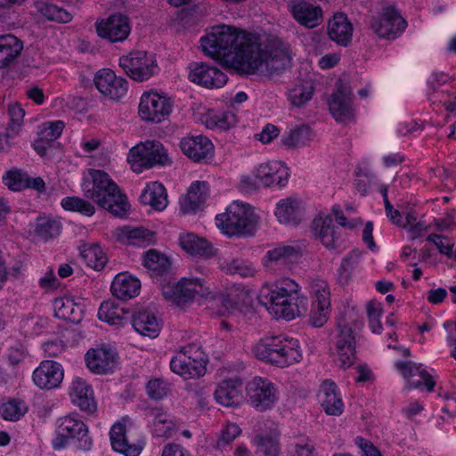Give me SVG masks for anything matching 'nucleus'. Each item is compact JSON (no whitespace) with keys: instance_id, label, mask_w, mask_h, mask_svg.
<instances>
[{"instance_id":"1","label":"nucleus","mask_w":456,"mask_h":456,"mask_svg":"<svg viewBox=\"0 0 456 456\" xmlns=\"http://www.w3.org/2000/svg\"><path fill=\"white\" fill-rule=\"evenodd\" d=\"M200 42L207 55L240 73L272 75L290 63L288 48L281 39L273 37L263 44L258 36L227 25L213 27Z\"/></svg>"},{"instance_id":"53","label":"nucleus","mask_w":456,"mask_h":456,"mask_svg":"<svg viewBox=\"0 0 456 456\" xmlns=\"http://www.w3.org/2000/svg\"><path fill=\"white\" fill-rule=\"evenodd\" d=\"M27 410L25 403L12 399L0 405V415L6 420L16 421L27 412Z\"/></svg>"},{"instance_id":"44","label":"nucleus","mask_w":456,"mask_h":456,"mask_svg":"<svg viewBox=\"0 0 456 456\" xmlns=\"http://www.w3.org/2000/svg\"><path fill=\"white\" fill-rule=\"evenodd\" d=\"M80 256L89 267L95 270L102 269L107 263L106 255L97 244L83 245Z\"/></svg>"},{"instance_id":"18","label":"nucleus","mask_w":456,"mask_h":456,"mask_svg":"<svg viewBox=\"0 0 456 456\" xmlns=\"http://www.w3.org/2000/svg\"><path fill=\"white\" fill-rule=\"evenodd\" d=\"M395 367L406 379L409 388H419L424 386L428 392L434 390L436 382L421 364H417L411 361H399L395 363Z\"/></svg>"},{"instance_id":"47","label":"nucleus","mask_w":456,"mask_h":456,"mask_svg":"<svg viewBox=\"0 0 456 456\" xmlns=\"http://www.w3.org/2000/svg\"><path fill=\"white\" fill-rule=\"evenodd\" d=\"M152 433L157 437L171 436L175 425L171 417L159 410L152 411Z\"/></svg>"},{"instance_id":"62","label":"nucleus","mask_w":456,"mask_h":456,"mask_svg":"<svg viewBox=\"0 0 456 456\" xmlns=\"http://www.w3.org/2000/svg\"><path fill=\"white\" fill-rule=\"evenodd\" d=\"M330 306H314L312 305L310 322L314 327L323 326L329 319Z\"/></svg>"},{"instance_id":"49","label":"nucleus","mask_w":456,"mask_h":456,"mask_svg":"<svg viewBox=\"0 0 456 456\" xmlns=\"http://www.w3.org/2000/svg\"><path fill=\"white\" fill-rule=\"evenodd\" d=\"M310 292L313 297L312 305L330 306V289L327 281L316 279L310 284Z\"/></svg>"},{"instance_id":"22","label":"nucleus","mask_w":456,"mask_h":456,"mask_svg":"<svg viewBox=\"0 0 456 456\" xmlns=\"http://www.w3.org/2000/svg\"><path fill=\"white\" fill-rule=\"evenodd\" d=\"M329 109L337 121H344L353 117L352 92L348 86L339 83L329 100Z\"/></svg>"},{"instance_id":"57","label":"nucleus","mask_w":456,"mask_h":456,"mask_svg":"<svg viewBox=\"0 0 456 456\" xmlns=\"http://www.w3.org/2000/svg\"><path fill=\"white\" fill-rule=\"evenodd\" d=\"M257 452L265 456H278L279 444L276 440L266 436H259L255 438Z\"/></svg>"},{"instance_id":"10","label":"nucleus","mask_w":456,"mask_h":456,"mask_svg":"<svg viewBox=\"0 0 456 456\" xmlns=\"http://www.w3.org/2000/svg\"><path fill=\"white\" fill-rule=\"evenodd\" d=\"M173 107L174 102L167 94L150 91L141 96L138 113L142 120L159 123L171 114Z\"/></svg>"},{"instance_id":"36","label":"nucleus","mask_w":456,"mask_h":456,"mask_svg":"<svg viewBox=\"0 0 456 456\" xmlns=\"http://www.w3.org/2000/svg\"><path fill=\"white\" fill-rule=\"evenodd\" d=\"M140 289V281L127 273H118L111 283L113 296L121 300H127L136 297L139 294Z\"/></svg>"},{"instance_id":"11","label":"nucleus","mask_w":456,"mask_h":456,"mask_svg":"<svg viewBox=\"0 0 456 456\" xmlns=\"http://www.w3.org/2000/svg\"><path fill=\"white\" fill-rule=\"evenodd\" d=\"M337 362L340 368L352 366L356 360L355 335L346 318L338 321L335 337Z\"/></svg>"},{"instance_id":"17","label":"nucleus","mask_w":456,"mask_h":456,"mask_svg":"<svg viewBox=\"0 0 456 456\" xmlns=\"http://www.w3.org/2000/svg\"><path fill=\"white\" fill-rule=\"evenodd\" d=\"M190 81L207 88H220L227 82V76L216 67L206 62L190 65Z\"/></svg>"},{"instance_id":"15","label":"nucleus","mask_w":456,"mask_h":456,"mask_svg":"<svg viewBox=\"0 0 456 456\" xmlns=\"http://www.w3.org/2000/svg\"><path fill=\"white\" fill-rule=\"evenodd\" d=\"M94 82L103 96L116 102L123 98L128 90L127 80L117 76L110 69L98 70L94 75Z\"/></svg>"},{"instance_id":"4","label":"nucleus","mask_w":456,"mask_h":456,"mask_svg":"<svg viewBox=\"0 0 456 456\" xmlns=\"http://www.w3.org/2000/svg\"><path fill=\"white\" fill-rule=\"evenodd\" d=\"M252 353L260 361L284 368L302 360L297 339L285 336L265 337L256 343Z\"/></svg>"},{"instance_id":"19","label":"nucleus","mask_w":456,"mask_h":456,"mask_svg":"<svg viewBox=\"0 0 456 456\" xmlns=\"http://www.w3.org/2000/svg\"><path fill=\"white\" fill-rule=\"evenodd\" d=\"M302 256L299 244L280 245L266 253V266L281 271L290 270Z\"/></svg>"},{"instance_id":"9","label":"nucleus","mask_w":456,"mask_h":456,"mask_svg":"<svg viewBox=\"0 0 456 456\" xmlns=\"http://www.w3.org/2000/svg\"><path fill=\"white\" fill-rule=\"evenodd\" d=\"M119 67L133 80L142 82L157 75L159 68L154 55L134 51L119 58Z\"/></svg>"},{"instance_id":"5","label":"nucleus","mask_w":456,"mask_h":456,"mask_svg":"<svg viewBox=\"0 0 456 456\" xmlns=\"http://www.w3.org/2000/svg\"><path fill=\"white\" fill-rule=\"evenodd\" d=\"M69 441L73 442L81 451H90L93 439L88 435L86 425L77 416L68 415L57 420V428L52 445L55 450L65 448Z\"/></svg>"},{"instance_id":"37","label":"nucleus","mask_w":456,"mask_h":456,"mask_svg":"<svg viewBox=\"0 0 456 456\" xmlns=\"http://www.w3.org/2000/svg\"><path fill=\"white\" fill-rule=\"evenodd\" d=\"M23 43L13 35L0 36V69L6 68L20 54Z\"/></svg>"},{"instance_id":"26","label":"nucleus","mask_w":456,"mask_h":456,"mask_svg":"<svg viewBox=\"0 0 456 456\" xmlns=\"http://www.w3.org/2000/svg\"><path fill=\"white\" fill-rule=\"evenodd\" d=\"M110 439L112 448L126 456H138L144 445L141 441L131 443L127 436L126 426L120 422L111 427Z\"/></svg>"},{"instance_id":"35","label":"nucleus","mask_w":456,"mask_h":456,"mask_svg":"<svg viewBox=\"0 0 456 456\" xmlns=\"http://www.w3.org/2000/svg\"><path fill=\"white\" fill-rule=\"evenodd\" d=\"M208 195V184L206 182H193L181 201L182 210L184 213L195 212L202 208Z\"/></svg>"},{"instance_id":"38","label":"nucleus","mask_w":456,"mask_h":456,"mask_svg":"<svg viewBox=\"0 0 456 456\" xmlns=\"http://www.w3.org/2000/svg\"><path fill=\"white\" fill-rule=\"evenodd\" d=\"M55 315L73 323H78L83 318V305L71 297H60L53 301Z\"/></svg>"},{"instance_id":"46","label":"nucleus","mask_w":456,"mask_h":456,"mask_svg":"<svg viewBox=\"0 0 456 456\" xmlns=\"http://www.w3.org/2000/svg\"><path fill=\"white\" fill-rule=\"evenodd\" d=\"M314 86L310 81L297 84L289 90L288 100L291 105L301 107L307 103L313 97Z\"/></svg>"},{"instance_id":"33","label":"nucleus","mask_w":456,"mask_h":456,"mask_svg":"<svg viewBox=\"0 0 456 456\" xmlns=\"http://www.w3.org/2000/svg\"><path fill=\"white\" fill-rule=\"evenodd\" d=\"M328 34L332 41L346 46L352 39L353 25L346 14L338 12L329 21Z\"/></svg>"},{"instance_id":"60","label":"nucleus","mask_w":456,"mask_h":456,"mask_svg":"<svg viewBox=\"0 0 456 456\" xmlns=\"http://www.w3.org/2000/svg\"><path fill=\"white\" fill-rule=\"evenodd\" d=\"M241 433L240 428L235 423H228L222 430L217 440V447L222 448L232 443Z\"/></svg>"},{"instance_id":"63","label":"nucleus","mask_w":456,"mask_h":456,"mask_svg":"<svg viewBox=\"0 0 456 456\" xmlns=\"http://www.w3.org/2000/svg\"><path fill=\"white\" fill-rule=\"evenodd\" d=\"M10 117V126L14 130L15 126H20L22 123L25 111L18 103L10 104L8 107Z\"/></svg>"},{"instance_id":"64","label":"nucleus","mask_w":456,"mask_h":456,"mask_svg":"<svg viewBox=\"0 0 456 456\" xmlns=\"http://www.w3.org/2000/svg\"><path fill=\"white\" fill-rule=\"evenodd\" d=\"M435 224L438 231H447L456 224V211L451 210L447 212L444 217L435 220Z\"/></svg>"},{"instance_id":"45","label":"nucleus","mask_w":456,"mask_h":456,"mask_svg":"<svg viewBox=\"0 0 456 456\" xmlns=\"http://www.w3.org/2000/svg\"><path fill=\"white\" fill-rule=\"evenodd\" d=\"M314 137V134L307 125H301L289 130L283 135L282 142L288 147L305 146Z\"/></svg>"},{"instance_id":"55","label":"nucleus","mask_w":456,"mask_h":456,"mask_svg":"<svg viewBox=\"0 0 456 456\" xmlns=\"http://www.w3.org/2000/svg\"><path fill=\"white\" fill-rule=\"evenodd\" d=\"M426 240L427 241L433 243L438 252L441 255L445 256L447 258L451 256L452 249L454 248L453 240L445 235L430 233Z\"/></svg>"},{"instance_id":"24","label":"nucleus","mask_w":456,"mask_h":456,"mask_svg":"<svg viewBox=\"0 0 456 456\" xmlns=\"http://www.w3.org/2000/svg\"><path fill=\"white\" fill-rule=\"evenodd\" d=\"M255 175L265 186L283 187L288 182L289 174L281 161H270L260 164L256 168Z\"/></svg>"},{"instance_id":"2","label":"nucleus","mask_w":456,"mask_h":456,"mask_svg":"<svg viewBox=\"0 0 456 456\" xmlns=\"http://www.w3.org/2000/svg\"><path fill=\"white\" fill-rule=\"evenodd\" d=\"M84 195L118 217L125 216L129 208L126 196L104 171L90 169L82 183Z\"/></svg>"},{"instance_id":"43","label":"nucleus","mask_w":456,"mask_h":456,"mask_svg":"<svg viewBox=\"0 0 456 456\" xmlns=\"http://www.w3.org/2000/svg\"><path fill=\"white\" fill-rule=\"evenodd\" d=\"M142 264L156 275H163L171 265L169 259L155 249H151L144 254Z\"/></svg>"},{"instance_id":"14","label":"nucleus","mask_w":456,"mask_h":456,"mask_svg":"<svg viewBox=\"0 0 456 456\" xmlns=\"http://www.w3.org/2000/svg\"><path fill=\"white\" fill-rule=\"evenodd\" d=\"M406 22L400 13L392 6L383 9V12L371 21V29L379 37L387 39L396 38L405 28Z\"/></svg>"},{"instance_id":"3","label":"nucleus","mask_w":456,"mask_h":456,"mask_svg":"<svg viewBox=\"0 0 456 456\" xmlns=\"http://www.w3.org/2000/svg\"><path fill=\"white\" fill-rule=\"evenodd\" d=\"M259 302L275 317L292 320L306 311V298L299 294V286L285 279L273 287L262 288Z\"/></svg>"},{"instance_id":"21","label":"nucleus","mask_w":456,"mask_h":456,"mask_svg":"<svg viewBox=\"0 0 456 456\" xmlns=\"http://www.w3.org/2000/svg\"><path fill=\"white\" fill-rule=\"evenodd\" d=\"M180 148L184 155L195 162H206L214 155L212 142L202 134L182 138Z\"/></svg>"},{"instance_id":"54","label":"nucleus","mask_w":456,"mask_h":456,"mask_svg":"<svg viewBox=\"0 0 456 456\" xmlns=\"http://www.w3.org/2000/svg\"><path fill=\"white\" fill-rule=\"evenodd\" d=\"M289 456H317L314 441L310 438H302L291 444L288 448Z\"/></svg>"},{"instance_id":"6","label":"nucleus","mask_w":456,"mask_h":456,"mask_svg":"<svg viewBox=\"0 0 456 456\" xmlns=\"http://www.w3.org/2000/svg\"><path fill=\"white\" fill-rule=\"evenodd\" d=\"M216 226L229 235L251 233L257 223L252 208L241 201H233L225 213L216 217Z\"/></svg>"},{"instance_id":"25","label":"nucleus","mask_w":456,"mask_h":456,"mask_svg":"<svg viewBox=\"0 0 456 456\" xmlns=\"http://www.w3.org/2000/svg\"><path fill=\"white\" fill-rule=\"evenodd\" d=\"M131 322L136 332L151 338H157L161 330V322L149 308L135 311L132 314Z\"/></svg>"},{"instance_id":"30","label":"nucleus","mask_w":456,"mask_h":456,"mask_svg":"<svg viewBox=\"0 0 456 456\" xmlns=\"http://www.w3.org/2000/svg\"><path fill=\"white\" fill-rule=\"evenodd\" d=\"M26 357V348L20 341H12L4 356V381L18 378L20 366Z\"/></svg>"},{"instance_id":"40","label":"nucleus","mask_w":456,"mask_h":456,"mask_svg":"<svg viewBox=\"0 0 456 456\" xmlns=\"http://www.w3.org/2000/svg\"><path fill=\"white\" fill-rule=\"evenodd\" d=\"M141 202L149 205L156 210H163L167 205V195L165 187L159 182L146 185L140 195Z\"/></svg>"},{"instance_id":"59","label":"nucleus","mask_w":456,"mask_h":456,"mask_svg":"<svg viewBox=\"0 0 456 456\" xmlns=\"http://www.w3.org/2000/svg\"><path fill=\"white\" fill-rule=\"evenodd\" d=\"M360 256V251L353 250L345 258L342 259L341 265L338 268V273L341 279L346 281L349 278L350 272L357 265Z\"/></svg>"},{"instance_id":"56","label":"nucleus","mask_w":456,"mask_h":456,"mask_svg":"<svg viewBox=\"0 0 456 456\" xmlns=\"http://www.w3.org/2000/svg\"><path fill=\"white\" fill-rule=\"evenodd\" d=\"M27 173L20 170H11L3 176L4 183L12 191H19L26 189Z\"/></svg>"},{"instance_id":"61","label":"nucleus","mask_w":456,"mask_h":456,"mask_svg":"<svg viewBox=\"0 0 456 456\" xmlns=\"http://www.w3.org/2000/svg\"><path fill=\"white\" fill-rule=\"evenodd\" d=\"M45 322L37 316H30L21 321L20 327L26 335H36L42 331Z\"/></svg>"},{"instance_id":"50","label":"nucleus","mask_w":456,"mask_h":456,"mask_svg":"<svg viewBox=\"0 0 456 456\" xmlns=\"http://www.w3.org/2000/svg\"><path fill=\"white\" fill-rule=\"evenodd\" d=\"M63 128L64 123L61 120L45 122L38 127V141L50 143L61 136Z\"/></svg>"},{"instance_id":"58","label":"nucleus","mask_w":456,"mask_h":456,"mask_svg":"<svg viewBox=\"0 0 456 456\" xmlns=\"http://www.w3.org/2000/svg\"><path fill=\"white\" fill-rule=\"evenodd\" d=\"M146 391L151 399L160 400L167 395L168 385L161 379H154L147 383Z\"/></svg>"},{"instance_id":"7","label":"nucleus","mask_w":456,"mask_h":456,"mask_svg":"<svg viewBox=\"0 0 456 456\" xmlns=\"http://www.w3.org/2000/svg\"><path fill=\"white\" fill-rule=\"evenodd\" d=\"M207 356L201 347L195 343L182 346L170 361L173 372L184 379H196L206 372Z\"/></svg>"},{"instance_id":"29","label":"nucleus","mask_w":456,"mask_h":456,"mask_svg":"<svg viewBox=\"0 0 456 456\" xmlns=\"http://www.w3.org/2000/svg\"><path fill=\"white\" fill-rule=\"evenodd\" d=\"M241 386V379L238 378L225 379L218 384L214 393L216 403L225 407L239 405L242 398Z\"/></svg>"},{"instance_id":"28","label":"nucleus","mask_w":456,"mask_h":456,"mask_svg":"<svg viewBox=\"0 0 456 456\" xmlns=\"http://www.w3.org/2000/svg\"><path fill=\"white\" fill-rule=\"evenodd\" d=\"M304 210L303 201L291 196L276 204L275 216L281 224H297L303 218Z\"/></svg>"},{"instance_id":"27","label":"nucleus","mask_w":456,"mask_h":456,"mask_svg":"<svg viewBox=\"0 0 456 456\" xmlns=\"http://www.w3.org/2000/svg\"><path fill=\"white\" fill-rule=\"evenodd\" d=\"M290 10L294 19L309 28L318 26L322 20V9L305 0L292 1Z\"/></svg>"},{"instance_id":"52","label":"nucleus","mask_w":456,"mask_h":456,"mask_svg":"<svg viewBox=\"0 0 456 456\" xmlns=\"http://www.w3.org/2000/svg\"><path fill=\"white\" fill-rule=\"evenodd\" d=\"M61 205L65 210L79 212L86 216H92L95 213V208L90 202L78 197H65Z\"/></svg>"},{"instance_id":"20","label":"nucleus","mask_w":456,"mask_h":456,"mask_svg":"<svg viewBox=\"0 0 456 456\" xmlns=\"http://www.w3.org/2000/svg\"><path fill=\"white\" fill-rule=\"evenodd\" d=\"M87 368L94 374L103 375L114 370L118 365V354L106 346L92 348L86 356Z\"/></svg>"},{"instance_id":"12","label":"nucleus","mask_w":456,"mask_h":456,"mask_svg":"<svg viewBox=\"0 0 456 456\" xmlns=\"http://www.w3.org/2000/svg\"><path fill=\"white\" fill-rule=\"evenodd\" d=\"M208 293V288L204 285L201 278H182L178 282L164 290L166 298L170 299L178 306L189 304L196 295L204 297Z\"/></svg>"},{"instance_id":"41","label":"nucleus","mask_w":456,"mask_h":456,"mask_svg":"<svg viewBox=\"0 0 456 456\" xmlns=\"http://www.w3.org/2000/svg\"><path fill=\"white\" fill-rule=\"evenodd\" d=\"M314 224L315 229L321 226L318 236L327 248H337L339 246L340 229L335 226L331 217L315 219Z\"/></svg>"},{"instance_id":"51","label":"nucleus","mask_w":456,"mask_h":456,"mask_svg":"<svg viewBox=\"0 0 456 456\" xmlns=\"http://www.w3.org/2000/svg\"><path fill=\"white\" fill-rule=\"evenodd\" d=\"M38 11L49 20L66 23L72 19L71 13L67 10L49 3H40Z\"/></svg>"},{"instance_id":"13","label":"nucleus","mask_w":456,"mask_h":456,"mask_svg":"<svg viewBox=\"0 0 456 456\" xmlns=\"http://www.w3.org/2000/svg\"><path fill=\"white\" fill-rule=\"evenodd\" d=\"M248 403L256 411L270 409L278 398L275 386L267 379L256 377L247 385Z\"/></svg>"},{"instance_id":"23","label":"nucleus","mask_w":456,"mask_h":456,"mask_svg":"<svg viewBox=\"0 0 456 456\" xmlns=\"http://www.w3.org/2000/svg\"><path fill=\"white\" fill-rule=\"evenodd\" d=\"M64 377L62 366L54 361L47 360L40 363L32 375L33 382L41 389H53L61 383Z\"/></svg>"},{"instance_id":"32","label":"nucleus","mask_w":456,"mask_h":456,"mask_svg":"<svg viewBox=\"0 0 456 456\" xmlns=\"http://www.w3.org/2000/svg\"><path fill=\"white\" fill-rule=\"evenodd\" d=\"M72 402L82 411L93 413L96 410L93 388L82 378L73 379L69 388Z\"/></svg>"},{"instance_id":"39","label":"nucleus","mask_w":456,"mask_h":456,"mask_svg":"<svg viewBox=\"0 0 456 456\" xmlns=\"http://www.w3.org/2000/svg\"><path fill=\"white\" fill-rule=\"evenodd\" d=\"M179 241L182 248L191 255L208 258L215 254L211 244L194 233L181 234Z\"/></svg>"},{"instance_id":"48","label":"nucleus","mask_w":456,"mask_h":456,"mask_svg":"<svg viewBox=\"0 0 456 456\" xmlns=\"http://www.w3.org/2000/svg\"><path fill=\"white\" fill-rule=\"evenodd\" d=\"M121 235L127 239L129 244L140 247L149 245L153 240V232L142 227L125 226L121 230Z\"/></svg>"},{"instance_id":"34","label":"nucleus","mask_w":456,"mask_h":456,"mask_svg":"<svg viewBox=\"0 0 456 456\" xmlns=\"http://www.w3.org/2000/svg\"><path fill=\"white\" fill-rule=\"evenodd\" d=\"M61 229V224L52 216H39L29 224V233L34 238L47 241L57 237Z\"/></svg>"},{"instance_id":"42","label":"nucleus","mask_w":456,"mask_h":456,"mask_svg":"<svg viewBox=\"0 0 456 456\" xmlns=\"http://www.w3.org/2000/svg\"><path fill=\"white\" fill-rule=\"evenodd\" d=\"M238 122L236 114L232 110L221 113H208L204 120L209 129L226 131L234 126Z\"/></svg>"},{"instance_id":"31","label":"nucleus","mask_w":456,"mask_h":456,"mask_svg":"<svg viewBox=\"0 0 456 456\" xmlns=\"http://www.w3.org/2000/svg\"><path fill=\"white\" fill-rule=\"evenodd\" d=\"M319 401L328 415L339 416L344 410V403L338 392L336 384L330 380L322 382L319 394Z\"/></svg>"},{"instance_id":"8","label":"nucleus","mask_w":456,"mask_h":456,"mask_svg":"<svg viewBox=\"0 0 456 456\" xmlns=\"http://www.w3.org/2000/svg\"><path fill=\"white\" fill-rule=\"evenodd\" d=\"M127 160L136 173L156 165L166 166L171 163L167 151L159 141H146L133 147L128 153Z\"/></svg>"},{"instance_id":"16","label":"nucleus","mask_w":456,"mask_h":456,"mask_svg":"<svg viewBox=\"0 0 456 456\" xmlns=\"http://www.w3.org/2000/svg\"><path fill=\"white\" fill-rule=\"evenodd\" d=\"M95 28L100 37L111 43L125 41L131 32L129 19L120 13L111 14L107 19L96 21Z\"/></svg>"}]
</instances>
